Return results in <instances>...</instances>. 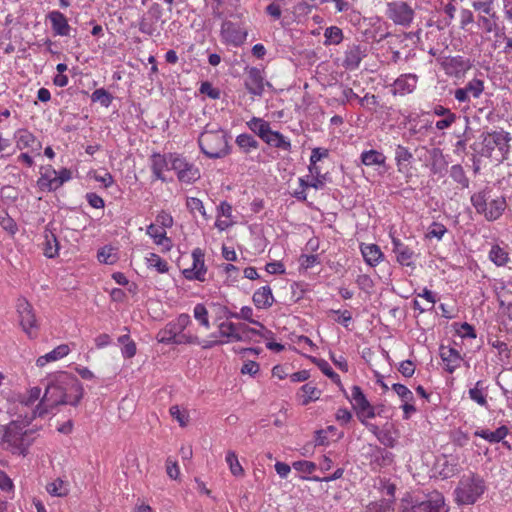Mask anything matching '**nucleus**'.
Instances as JSON below:
<instances>
[{
	"label": "nucleus",
	"instance_id": "1",
	"mask_svg": "<svg viewBox=\"0 0 512 512\" xmlns=\"http://www.w3.org/2000/svg\"><path fill=\"white\" fill-rule=\"evenodd\" d=\"M43 382L45 383V393L36 408L30 412L28 416L30 420L47 416L58 405L76 406L83 397L82 384L77 377L68 372L61 371L51 374Z\"/></svg>",
	"mask_w": 512,
	"mask_h": 512
},
{
	"label": "nucleus",
	"instance_id": "2",
	"mask_svg": "<svg viewBox=\"0 0 512 512\" xmlns=\"http://www.w3.org/2000/svg\"><path fill=\"white\" fill-rule=\"evenodd\" d=\"M30 412H25L23 418L17 417L4 427L2 446L13 454L25 456L34 441V430L29 425L34 419H28Z\"/></svg>",
	"mask_w": 512,
	"mask_h": 512
},
{
	"label": "nucleus",
	"instance_id": "3",
	"mask_svg": "<svg viewBox=\"0 0 512 512\" xmlns=\"http://www.w3.org/2000/svg\"><path fill=\"white\" fill-rule=\"evenodd\" d=\"M191 324V318L188 314L182 313L175 319L169 321L164 328L159 330L156 339L159 343L169 345H184L199 343V337L185 332Z\"/></svg>",
	"mask_w": 512,
	"mask_h": 512
},
{
	"label": "nucleus",
	"instance_id": "4",
	"mask_svg": "<svg viewBox=\"0 0 512 512\" xmlns=\"http://www.w3.org/2000/svg\"><path fill=\"white\" fill-rule=\"evenodd\" d=\"M470 200L476 212L490 222L498 220L507 208L505 197L493 196L488 188L474 193Z\"/></svg>",
	"mask_w": 512,
	"mask_h": 512
},
{
	"label": "nucleus",
	"instance_id": "5",
	"mask_svg": "<svg viewBox=\"0 0 512 512\" xmlns=\"http://www.w3.org/2000/svg\"><path fill=\"white\" fill-rule=\"evenodd\" d=\"M200 150L208 158L217 159L229 153L227 133L220 127L206 126L198 138Z\"/></svg>",
	"mask_w": 512,
	"mask_h": 512
},
{
	"label": "nucleus",
	"instance_id": "6",
	"mask_svg": "<svg viewBox=\"0 0 512 512\" xmlns=\"http://www.w3.org/2000/svg\"><path fill=\"white\" fill-rule=\"evenodd\" d=\"M485 491L484 480L474 473L464 475L456 487L455 499L458 504H474Z\"/></svg>",
	"mask_w": 512,
	"mask_h": 512
},
{
	"label": "nucleus",
	"instance_id": "7",
	"mask_svg": "<svg viewBox=\"0 0 512 512\" xmlns=\"http://www.w3.org/2000/svg\"><path fill=\"white\" fill-rule=\"evenodd\" d=\"M397 512H448V507L440 493L432 494L424 501H418L411 495H407L401 499Z\"/></svg>",
	"mask_w": 512,
	"mask_h": 512
},
{
	"label": "nucleus",
	"instance_id": "8",
	"mask_svg": "<svg viewBox=\"0 0 512 512\" xmlns=\"http://www.w3.org/2000/svg\"><path fill=\"white\" fill-rule=\"evenodd\" d=\"M483 148L481 154L486 157H491L494 150L497 149L500 153L501 160L507 159L510 149V141L512 136L509 132L503 129L487 132L482 134Z\"/></svg>",
	"mask_w": 512,
	"mask_h": 512
},
{
	"label": "nucleus",
	"instance_id": "9",
	"mask_svg": "<svg viewBox=\"0 0 512 512\" xmlns=\"http://www.w3.org/2000/svg\"><path fill=\"white\" fill-rule=\"evenodd\" d=\"M16 308L19 324L23 332L30 339L36 338L38 335L39 323L32 305L26 299L22 298L18 299Z\"/></svg>",
	"mask_w": 512,
	"mask_h": 512
},
{
	"label": "nucleus",
	"instance_id": "10",
	"mask_svg": "<svg viewBox=\"0 0 512 512\" xmlns=\"http://www.w3.org/2000/svg\"><path fill=\"white\" fill-rule=\"evenodd\" d=\"M386 16L395 25L408 28L413 23L415 11L406 1H393L386 5Z\"/></svg>",
	"mask_w": 512,
	"mask_h": 512
},
{
	"label": "nucleus",
	"instance_id": "11",
	"mask_svg": "<svg viewBox=\"0 0 512 512\" xmlns=\"http://www.w3.org/2000/svg\"><path fill=\"white\" fill-rule=\"evenodd\" d=\"M347 398L350 400L353 409L356 411L357 417L362 424H366V419L375 417L374 407L369 403L362 389L354 385L351 389V396Z\"/></svg>",
	"mask_w": 512,
	"mask_h": 512
},
{
	"label": "nucleus",
	"instance_id": "12",
	"mask_svg": "<svg viewBox=\"0 0 512 512\" xmlns=\"http://www.w3.org/2000/svg\"><path fill=\"white\" fill-rule=\"evenodd\" d=\"M204 258V252L200 248L192 251V266L182 271L185 279L189 281H206L207 267Z\"/></svg>",
	"mask_w": 512,
	"mask_h": 512
},
{
	"label": "nucleus",
	"instance_id": "13",
	"mask_svg": "<svg viewBox=\"0 0 512 512\" xmlns=\"http://www.w3.org/2000/svg\"><path fill=\"white\" fill-rule=\"evenodd\" d=\"M485 89L484 79L478 76H475L471 80H469L464 87L457 88L454 91V98L459 103H468L473 98H479Z\"/></svg>",
	"mask_w": 512,
	"mask_h": 512
},
{
	"label": "nucleus",
	"instance_id": "14",
	"mask_svg": "<svg viewBox=\"0 0 512 512\" xmlns=\"http://www.w3.org/2000/svg\"><path fill=\"white\" fill-rule=\"evenodd\" d=\"M173 171L182 183L191 184L200 178L199 169L180 155L173 160Z\"/></svg>",
	"mask_w": 512,
	"mask_h": 512
},
{
	"label": "nucleus",
	"instance_id": "15",
	"mask_svg": "<svg viewBox=\"0 0 512 512\" xmlns=\"http://www.w3.org/2000/svg\"><path fill=\"white\" fill-rule=\"evenodd\" d=\"M367 56V47L361 44L353 43L347 45L341 65L349 71L359 68L362 60Z\"/></svg>",
	"mask_w": 512,
	"mask_h": 512
},
{
	"label": "nucleus",
	"instance_id": "16",
	"mask_svg": "<svg viewBox=\"0 0 512 512\" xmlns=\"http://www.w3.org/2000/svg\"><path fill=\"white\" fill-rule=\"evenodd\" d=\"M242 323H233L231 321H224L219 323L218 331L212 334L211 337L219 336L223 338V344L231 342L246 341V336L241 334Z\"/></svg>",
	"mask_w": 512,
	"mask_h": 512
},
{
	"label": "nucleus",
	"instance_id": "17",
	"mask_svg": "<svg viewBox=\"0 0 512 512\" xmlns=\"http://www.w3.org/2000/svg\"><path fill=\"white\" fill-rule=\"evenodd\" d=\"M265 85H269V83L265 81L263 72L260 69L250 67L246 70L244 86L250 94L259 97L262 96Z\"/></svg>",
	"mask_w": 512,
	"mask_h": 512
},
{
	"label": "nucleus",
	"instance_id": "18",
	"mask_svg": "<svg viewBox=\"0 0 512 512\" xmlns=\"http://www.w3.org/2000/svg\"><path fill=\"white\" fill-rule=\"evenodd\" d=\"M13 139L15 141L16 149H29L31 152H36V154L39 155L42 144L28 129H17L13 134Z\"/></svg>",
	"mask_w": 512,
	"mask_h": 512
},
{
	"label": "nucleus",
	"instance_id": "19",
	"mask_svg": "<svg viewBox=\"0 0 512 512\" xmlns=\"http://www.w3.org/2000/svg\"><path fill=\"white\" fill-rule=\"evenodd\" d=\"M178 157V154H160L154 153L151 156V170L156 179L164 181L163 173L168 170H173V160Z\"/></svg>",
	"mask_w": 512,
	"mask_h": 512
},
{
	"label": "nucleus",
	"instance_id": "20",
	"mask_svg": "<svg viewBox=\"0 0 512 512\" xmlns=\"http://www.w3.org/2000/svg\"><path fill=\"white\" fill-rule=\"evenodd\" d=\"M445 73L452 77H462L470 68L471 63L463 56L448 57L443 61Z\"/></svg>",
	"mask_w": 512,
	"mask_h": 512
},
{
	"label": "nucleus",
	"instance_id": "21",
	"mask_svg": "<svg viewBox=\"0 0 512 512\" xmlns=\"http://www.w3.org/2000/svg\"><path fill=\"white\" fill-rule=\"evenodd\" d=\"M418 76L414 73L401 74L392 84L393 95L405 96L414 92Z\"/></svg>",
	"mask_w": 512,
	"mask_h": 512
},
{
	"label": "nucleus",
	"instance_id": "22",
	"mask_svg": "<svg viewBox=\"0 0 512 512\" xmlns=\"http://www.w3.org/2000/svg\"><path fill=\"white\" fill-rule=\"evenodd\" d=\"M46 19L51 24L54 36H70L72 28L68 23L67 17L62 12L52 10L46 15Z\"/></svg>",
	"mask_w": 512,
	"mask_h": 512
},
{
	"label": "nucleus",
	"instance_id": "23",
	"mask_svg": "<svg viewBox=\"0 0 512 512\" xmlns=\"http://www.w3.org/2000/svg\"><path fill=\"white\" fill-rule=\"evenodd\" d=\"M499 16L494 9L486 10L483 12H479L477 16V26L480 30L485 33H497L499 30Z\"/></svg>",
	"mask_w": 512,
	"mask_h": 512
},
{
	"label": "nucleus",
	"instance_id": "24",
	"mask_svg": "<svg viewBox=\"0 0 512 512\" xmlns=\"http://www.w3.org/2000/svg\"><path fill=\"white\" fill-rule=\"evenodd\" d=\"M221 35L226 43L238 46L245 41L247 33L234 23L226 21L222 24Z\"/></svg>",
	"mask_w": 512,
	"mask_h": 512
},
{
	"label": "nucleus",
	"instance_id": "25",
	"mask_svg": "<svg viewBox=\"0 0 512 512\" xmlns=\"http://www.w3.org/2000/svg\"><path fill=\"white\" fill-rule=\"evenodd\" d=\"M41 396V388L40 387H32L27 391L26 395H22L19 397V401L17 404L18 417L23 418L25 412H31L34 407V404L40 399Z\"/></svg>",
	"mask_w": 512,
	"mask_h": 512
},
{
	"label": "nucleus",
	"instance_id": "26",
	"mask_svg": "<svg viewBox=\"0 0 512 512\" xmlns=\"http://www.w3.org/2000/svg\"><path fill=\"white\" fill-rule=\"evenodd\" d=\"M440 358L443 361L445 371L452 374L458 369L462 362V356L456 349L452 347H440Z\"/></svg>",
	"mask_w": 512,
	"mask_h": 512
},
{
	"label": "nucleus",
	"instance_id": "27",
	"mask_svg": "<svg viewBox=\"0 0 512 512\" xmlns=\"http://www.w3.org/2000/svg\"><path fill=\"white\" fill-rule=\"evenodd\" d=\"M392 251L396 255V261L402 266H413L414 252L400 239L392 238Z\"/></svg>",
	"mask_w": 512,
	"mask_h": 512
},
{
	"label": "nucleus",
	"instance_id": "28",
	"mask_svg": "<svg viewBox=\"0 0 512 512\" xmlns=\"http://www.w3.org/2000/svg\"><path fill=\"white\" fill-rule=\"evenodd\" d=\"M432 113L442 118L435 123L436 129L440 131L449 129L458 119V116L454 112L440 104L433 107Z\"/></svg>",
	"mask_w": 512,
	"mask_h": 512
},
{
	"label": "nucleus",
	"instance_id": "29",
	"mask_svg": "<svg viewBox=\"0 0 512 512\" xmlns=\"http://www.w3.org/2000/svg\"><path fill=\"white\" fill-rule=\"evenodd\" d=\"M71 349L68 344H61L54 348L52 351L40 356L36 360V365L40 368L46 366L48 363L56 362L66 357Z\"/></svg>",
	"mask_w": 512,
	"mask_h": 512
},
{
	"label": "nucleus",
	"instance_id": "30",
	"mask_svg": "<svg viewBox=\"0 0 512 512\" xmlns=\"http://www.w3.org/2000/svg\"><path fill=\"white\" fill-rule=\"evenodd\" d=\"M360 251L364 261L371 267L377 266L383 259V253L376 244H361Z\"/></svg>",
	"mask_w": 512,
	"mask_h": 512
},
{
	"label": "nucleus",
	"instance_id": "31",
	"mask_svg": "<svg viewBox=\"0 0 512 512\" xmlns=\"http://www.w3.org/2000/svg\"><path fill=\"white\" fill-rule=\"evenodd\" d=\"M45 171L41 173L40 177L37 180V185L41 191H55L59 188L57 178H56V170L52 168V166H47L44 168Z\"/></svg>",
	"mask_w": 512,
	"mask_h": 512
},
{
	"label": "nucleus",
	"instance_id": "32",
	"mask_svg": "<svg viewBox=\"0 0 512 512\" xmlns=\"http://www.w3.org/2000/svg\"><path fill=\"white\" fill-rule=\"evenodd\" d=\"M252 300L258 309H268L275 301L272 290L267 285L257 289L253 294Z\"/></svg>",
	"mask_w": 512,
	"mask_h": 512
},
{
	"label": "nucleus",
	"instance_id": "33",
	"mask_svg": "<svg viewBox=\"0 0 512 512\" xmlns=\"http://www.w3.org/2000/svg\"><path fill=\"white\" fill-rule=\"evenodd\" d=\"M321 396V390L311 382L302 385L296 394L301 405L306 406L310 402L317 401Z\"/></svg>",
	"mask_w": 512,
	"mask_h": 512
},
{
	"label": "nucleus",
	"instance_id": "34",
	"mask_svg": "<svg viewBox=\"0 0 512 512\" xmlns=\"http://www.w3.org/2000/svg\"><path fill=\"white\" fill-rule=\"evenodd\" d=\"M509 434V429L507 426L502 425L498 427L495 431H490L488 429L476 430L474 435L480 437L489 443H499L504 440V438Z\"/></svg>",
	"mask_w": 512,
	"mask_h": 512
},
{
	"label": "nucleus",
	"instance_id": "35",
	"mask_svg": "<svg viewBox=\"0 0 512 512\" xmlns=\"http://www.w3.org/2000/svg\"><path fill=\"white\" fill-rule=\"evenodd\" d=\"M146 233L153 239L156 245L164 247L167 251L171 249L172 243L167 237L165 229H162L155 224H150L147 226Z\"/></svg>",
	"mask_w": 512,
	"mask_h": 512
},
{
	"label": "nucleus",
	"instance_id": "36",
	"mask_svg": "<svg viewBox=\"0 0 512 512\" xmlns=\"http://www.w3.org/2000/svg\"><path fill=\"white\" fill-rule=\"evenodd\" d=\"M247 127L262 141L271 132L270 123L259 117H252L246 122Z\"/></svg>",
	"mask_w": 512,
	"mask_h": 512
},
{
	"label": "nucleus",
	"instance_id": "37",
	"mask_svg": "<svg viewBox=\"0 0 512 512\" xmlns=\"http://www.w3.org/2000/svg\"><path fill=\"white\" fill-rule=\"evenodd\" d=\"M469 398L481 407H487V387L482 380L475 383L474 387L468 390Z\"/></svg>",
	"mask_w": 512,
	"mask_h": 512
},
{
	"label": "nucleus",
	"instance_id": "38",
	"mask_svg": "<svg viewBox=\"0 0 512 512\" xmlns=\"http://www.w3.org/2000/svg\"><path fill=\"white\" fill-rule=\"evenodd\" d=\"M263 142L284 151L289 152L291 150V141L278 131L271 130Z\"/></svg>",
	"mask_w": 512,
	"mask_h": 512
},
{
	"label": "nucleus",
	"instance_id": "39",
	"mask_svg": "<svg viewBox=\"0 0 512 512\" xmlns=\"http://www.w3.org/2000/svg\"><path fill=\"white\" fill-rule=\"evenodd\" d=\"M361 162L365 166H382L386 162V156L378 150H366L361 153Z\"/></svg>",
	"mask_w": 512,
	"mask_h": 512
},
{
	"label": "nucleus",
	"instance_id": "40",
	"mask_svg": "<svg viewBox=\"0 0 512 512\" xmlns=\"http://www.w3.org/2000/svg\"><path fill=\"white\" fill-rule=\"evenodd\" d=\"M413 159L412 153L403 145H397L395 149V161L399 172L408 170V165Z\"/></svg>",
	"mask_w": 512,
	"mask_h": 512
},
{
	"label": "nucleus",
	"instance_id": "41",
	"mask_svg": "<svg viewBox=\"0 0 512 512\" xmlns=\"http://www.w3.org/2000/svg\"><path fill=\"white\" fill-rule=\"evenodd\" d=\"M344 35L341 28L337 26H329L324 31L325 46L338 45L343 41Z\"/></svg>",
	"mask_w": 512,
	"mask_h": 512
},
{
	"label": "nucleus",
	"instance_id": "42",
	"mask_svg": "<svg viewBox=\"0 0 512 512\" xmlns=\"http://www.w3.org/2000/svg\"><path fill=\"white\" fill-rule=\"evenodd\" d=\"M146 265L149 269H155L158 273H167L169 271L168 263L156 253H149L146 258Z\"/></svg>",
	"mask_w": 512,
	"mask_h": 512
},
{
	"label": "nucleus",
	"instance_id": "43",
	"mask_svg": "<svg viewBox=\"0 0 512 512\" xmlns=\"http://www.w3.org/2000/svg\"><path fill=\"white\" fill-rule=\"evenodd\" d=\"M235 142L245 153H249L259 147L258 141L252 135L247 133L239 134L236 137Z\"/></svg>",
	"mask_w": 512,
	"mask_h": 512
},
{
	"label": "nucleus",
	"instance_id": "44",
	"mask_svg": "<svg viewBox=\"0 0 512 512\" xmlns=\"http://www.w3.org/2000/svg\"><path fill=\"white\" fill-rule=\"evenodd\" d=\"M242 327L241 334L246 336V341L250 340L253 336H260L267 340L273 337V332L266 329L263 324L259 329L251 328L244 323H242Z\"/></svg>",
	"mask_w": 512,
	"mask_h": 512
},
{
	"label": "nucleus",
	"instance_id": "45",
	"mask_svg": "<svg viewBox=\"0 0 512 512\" xmlns=\"http://www.w3.org/2000/svg\"><path fill=\"white\" fill-rule=\"evenodd\" d=\"M489 259L497 266H504L509 261V255L504 248L493 245L489 251Z\"/></svg>",
	"mask_w": 512,
	"mask_h": 512
},
{
	"label": "nucleus",
	"instance_id": "46",
	"mask_svg": "<svg viewBox=\"0 0 512 512\" xmlns=\"http://www.w3.org/2000/svg\"><path fill=\"white\" fill-rule=\"evenodd\" d=\"M225 460L233 476L240 477L244 475V469L238 460L237 454L234 451L229 450L226 453Z\"/></svg>",
	"mask_w": 512,
	"mask_h": 512
},
{
	"label": "nucleus",
	"instance_id": "47",
	"mask_svg": "<svg viewBox=\"0 0 512 512\" xmlns=\"http://www.w3.org/2000/svg\"><path fill=\"white\" fill-rule=\"evenodd\" d=\"M46 490L51 496L56 497H64L69 492L68 484L60 478L49 483Z\"/></svg>",
	"mask_w": 512,
	"mask_h": 512
},
{
	"label": "nucleus",
	"instance_id": "48",
	"mask_svg": "<svg viewBox=\"0 0 512 512\" xmlns=\"http://www.w3.org/2000/svg\"><path fill=\"white\" fill-rule=\"evenodd\" d=\"M97 259L100 263L112 265L118 260L115 249L110 246L102 247L97 253Z\"/></svg>",
	"mask_w": 512,
	"mask_h": 512
},
{
	"label": "nucleus",
	"instance_id": "49",
	"mask_svg": "<svg viewBox=\"0 0 512 512\" xmlns=\"http://www.w3.org/2000/svg\"><path fill=\"white\" fill-rule=\"evenodd\" d=\"M318 367L322 371V373L326 375L328 378H330L335 384H337L341 391L347 396L346 390L343 388V385L341 383L340 376L336 372H334L329 363L325 360H321L318 363Z\"/></svg>",
	"mask_w": 512,
	"mask_h": 512
},
{
	"label": "nucleus",
	"instance_id": "50",
	"mask_svg": "<svg viewBox=\"0 0 512 512\" xmlns=\"http://www.w3.org/2000/svg\"><path fill=\"white\" fill-rule=\"evenodd\" d=\"M59 244L54 234L45 235L44 255L48 258H54L58 255Z\"/></svg>",
	"mask_w": 512,
	"mask_h": 512
},
{
	"label": "nucleus",
	"instance_id": "51",
	"mask_svg": "<svg viewBox=\"0 0 512 512\" xmlns=\"http://www.w3.org/2000/svg\"><path fill=\"white\" fill-rule=\"evenodd\" d=\"M450 177L462 188L469 187V179L467 178L463 167L460 164H455L451 166L450 169Z\"/></svg>",
	"mask_w": 512,
	"mask_h": 512
},
{
	"label": "nucleus",
	"instance_id": "52",
	"mask_svg": "<svg viewBox=\"0 0 512 512\" xmlns=\"http://www.w3.org/2000/svg\"><path fill=\"white\" fill-rule=\"evenodd\" d=\"M430 155L433 159V162L431 164V172L433 174H442V171L444 170L445 161L442 154V151L438 148H433L430 152Z\"/></svg>",
	"mask_w": 512,
	"mask_h": 512
},
{
	"label": "nucleus",
	"instance_id": "53",
	"mask_svg": "<svg viewBox=\"0 0 512 512\" xmlns=\"http://www.w3.org/2000/svg\"><path fill=\"white\" fill-rule=\"evenodd\" d=\"M193 316L201 326L205 327L206 329L210 328L208 310L204 304L198 303L194 306Z\"/></svg>",
	"mask_w": 512,
	"mask_h": 512
},
{
	"label": "nucleus",
	"instance_id": "54",
	"mask_svg": "<svg viewBox=\"0 0 512 512\" xmlns=\"http://www.w3.org/2000/svg\"><path fill=\"white\" fill-rule=\"evenodd\" d=\"M112 99V95L104 88L96 89L91 95V100L100 103L103 107H109Z\"/></svg>",
	"mask_w": 512,
	"mask_h": 512
},
{
	"label": "nucleus",
	"instance_id": "55",
	"mask_svg": "<svg viewBox=\"0 0 512 512\" xmlns=\"http://www.w3.org/2000/svg\"><path fill=\"white\" fill-rule=\"evenodd\" d=\"M253 314L254 313H253L252 307L243 306V307H241L240 311L236 312V315H233V316H234V319L244 320V321H247L257 327H262V323L255 320L253 318Z\"/></svg>",
	"mask_w": 512,
	"mask_h": 512
},
{
	"label": "nucleus",
	"instance_id": "56",
	"mask_svg": "<svg viewBox=\"0 0 512 512\" xmlns=\"http://www.w3.org/2000/svg\"><path fill=\"white\" fill-rule=\"evenodd\" d=\"M169 412L181 427H186L188 425L189 414L186 410H182L178 405H174L170 407Z\"/></svg>",
	"mask_w": 512,
	"mask_h": 512
},
{
	"label": "nucleus",
	"instance_id": "57",
	"mask_svg": "<svg viewBox=\"0 0 512 512\" xmlns=\"http://www.w3.org/2000/svg\"><path fill=\"white\" fill-rule=\"evenodd\" d=\"M392 390L399 396V398L401 399V401L403 403L407 402V401L414 400L412 391L403 384H400V383L393 384Z\"/></svg>",
	"mask_w": 512,
	"mask_h": 512
},
{
	"label": "nucleus",
	"instance_id": "58",
	"mask_svg": "<svg viewBox=\"0 0 512 512\" xmlns=\"http://www.w3.org/2000/svg\"><path fill=\"white\" fill-rule=\"evenodd\" d=\"M446 232L447 229L442 223L433 222L429 226L426 236L428 238H436L437 240H441Z\"/></svg>",
	"mask_w": 512,
	"mask_h": 512
},
{
	"label": "nucleus",
	"instance_id": "59",
	"mask_svg": "<svg viewBox=\"0 0 512 512\" xmlns=\"http://www.w3.org/2000/svg\"><path fill=\"white\" fill-rule=\"evenodd\" d=\"M187 209L193 213L198 211L204 218H207L203 202L196 197H188L186 200Z\"/></svg>",
	"mask_w": 512,
	"mask_h": 512
},
{
	"label": "nucleus",
	"instance_id": "60",
	"mask_svg": "<svg viewBox=\"0 0 512 512\" xmlns=\"http://www.w3.org/2000/svg\"><path fill=\"white\" fill-rule=\"evenodd\" d=\"M199 91L201 94L207 95L210 99L213 100L219 99L221 96V91L208 81L201 83Z\"/></svg>",
	"mask_w": 512,
	"mask_h": 512
},
{
	"label": "nucleus",
	"instance_id": "61",
	"mask_svg": "<svg viewBox=\"0 0 512 512\" xmlns=\"http://www.w3.org/2000/svg\"><path fill=\"white\" fill-rule=\"evenodd\" d=\"M292 467L298 472L311 474L316 470L317 465L311 461L300 460L293 462Z\"/></svg>",
	"mask_w": 512,
	"mask_h": 512
},
{
	"label": "nucleus",
	"instance_id": "62",
	"mask_svg": "<svg viewBox=\"0 0 512 512\" xmlns=\"http://www.w3.org/2000/svg\"><path fill=\"white\" fill-rule=\"evenodd\" d=\"M390 509V502L382 499L370 502L364 509V512H386Z\"/></svg>",
	"mask_w": 512,
	"mask_h": 512
},
{
	"label": "nucleus",
	"instance_id": "63",
	"mask_svg": "<svg viewBox=\"0 0 512 512\" xmlns=\"http://www.w3.org/2000/svg\"><path fill=\"white\" fill-rule=\"evenodd\" d=\"M451 441L454 445L463 447L467 445L469 441V436L466 432L461 429H456L451 432Z\"/></svg>",
	"mask_w": 512,
	"mask_h": 512
},
{
	"label": "nucleus",
	"instance_id": "64",
	"mask_svg": "<svg viewBox=\"0 0 512 512\" xmlns=\"http://www.w3.org/2000/svg\"><path fill=\"white\" fill-rule=\"evenodd\" d=\"M156 222L159 225L158 227L165 229L171 228L173 226L174 220L170 213L162 210L157 214Z\"/></svg>",
	"mask_w": 512,
	"mask_h": 512
}]
</instances>
